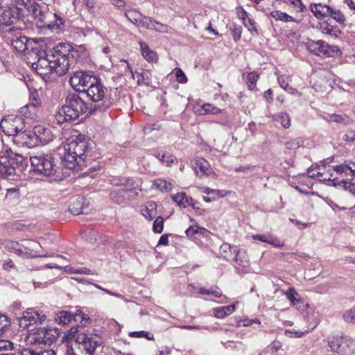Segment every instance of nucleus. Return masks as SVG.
I'll return each instance as SVG.
<instances>
[{"label":"nucleus","instance_id":"obj_1","mask_svg":"<svg viewBox=\"0 0 355 355\" xmlns=\"http://www.w3.org/2000/svg\"><path fill=\"white\" fill-rule=\"evenodd\" d=\"M83 55H85V51L76 49L67 43L58 44L50 53L36 46L33 49L31 55L33 60L32 68L44 79L53 73L62 76Z\"/></svg>","mask_w":355,"mask_h":355},{"label":"nucleus","instance_id":"obj_2","mask_svg":"<svg viewBox=\"0 0 355 355\" xmlns=\"http://www.w3.org/2000/svg\"><path fill=\"white\" fill-rule=\"evenodd\" d=\"M15 9L22 19L32 17L35 20L40 33L44 34L59 33L64 30V21L57 13L49 10L47 6L37 3L35 0H12ZM28 21V19H27Z\"/></svg>","mask_w":355,"mask_h":355},{"label":"nucleus","instance_id":"obj_3","mask_svg":"<svg viewBox=\"0 0 355 355\" xmlns=\"http://www.w3.org/2000/svg\"><path fill=\"white\" fill-rule=\"evenodd\" d=\"M94 146V141L83 135L70 137L64 146V153L61 157V164L70 170L82 166L89 157L92 159Z\"/></svg>","mask_w":355,"mask_h":355},{"label":"nucleus","instance_id":"obj_4","mask_svg":"<svg viewBox=\"0 0 355 355\" xmlns=\"http://www.w3.org/2000/svg\"><path fill=\"white\" fill-rule=\"evenodd\" d=\"M62 340L67 343L65 355H93L101 344L100 338L85 333L79 327L69 329Z\"/></svg>","mask_w":355,"mask_h":355},{"label":"nucleus","instance_id":"obj_5","mask_svg":"<svg viewBox=\"0 0 355 355\" xmlns=\"http://www.w3.org/2000/svg\"><path fill=\"white\" fill-rule=\"evenodd\" d=\"M106 92L107 88L101 83V80L97 78L96 83H92L84 92L90 100L97 103L95 105L94 109L99 112L106 111L118 99L119 95L117 94L116 88L114 91L111 90L110 93L107 96L105 95Z\"/></svg>","mask_w":355,"mask_h":355},{"label":"nucleus","instance_id":"obj_6","mask_svg":"<svg viewBox=\"0 0 355 355\" xmlns=\"http://www.w3.org/2000/svg\"><path fill=\"white\" fill-rule=\"evenodd\" d=\"M87 110L85 102L78 94H69L65 98L64 104L55 115V119L59 124L71 122L78 119Z\"/></svg>","mask_w":355,"mask_h":355},{"label":"nucleus","instance_id":"obj_7","mask_svg":"<svg viewBox=\"0 0 355 355\" xmlns=\"http://www.w3.org/2000/svg\"><path fill=\"white\" fill-rule=\"evenodd\" d=\"M26 125V119L20 116H7L0 123V128L6 135L20 137L24 139L29 137Z\"/></svg>","mask_w":355,"mask_h":355},{"label":"nucleus","instance_id":"obj_8","mask_svg":"<svg viewBox=\"0 0 355 355\" xmlns=\"http://www.w3.org/2000/svg\"><path fill=\"white\" fill-rule=\"evenodd\" d=\"M33 171L44 176L53 175L58 169L55 158L51 154L38 153L30 157Z\"/></svg>","mask_w":355,"mask_h":355},{"label":"nucleus","instance_id":"obj_9","mask_svg":"<svg viewBox=\"0 0 355 355\" xmlns=\"http://www.w3.org/2000/svg\"><path fill=\"white\" fill-rule=\"evenodd\" d=\"M327 342L331 350L339 355H352L354 352L355 341L348 336L332 335L327 338Z\"/></svg>","mask_w":355,"mask_h":355},{"label":"nucleus","instance_id":"obj_10","mask_svg":"<svg viewBox=\"0 0 355 355\" xmlns=\"http://www.w3.org/2000/svg\"><path fill=\"white\" fill-rule=\"evenodd\" d=\"M60 331L58 328H40L29 336L31 343L51 345L59 338Z\"/></svg>","mask_w":355,"mask_h":355},{"label":"nucleus","instance_id":"obj_11","mask_svg":"<svg viewBox=\"0 0 355 355\" xmlns=\"http://www.w3.org/2000/svg\"><path fill=\"white\" fill-rule=\"evenodd\" d=\"M22 21V19L17 13V10L14 7L0 6V27L1 28H9L8 31L12 32L19 28L18 23Z\"/></svg>","mask_w":355,"mask_h":355},{"label":"nucleus","instance_id":"obj_12","mask_svg":"<svg viewBox=\"0 0 355 355\" xmlns=\"http://www.w3.org/2000/svg\"><path fill=\"white\" fill-rule=\"evenodd\" d=\"M40 247L39 243L35 242H30L27 245L21 246L18 242L9 241L6 242L5 248L12 251L19 256L24 258L43 257H47L46 254H41L37 250V247Z\"/></svg>","mask_w":355,"mask_h":355},{"label":"nucleus","instance_id":"obj_13","mask_svg":"<svg viewBox=\"0 0 355 355\" xmlns=\"http://www.w3.org/2000/svg\"><path fill=\"white\" fill-rule=\"evenodd\" d=\"M69 83L76 91L84 92L89 85L96 83V77L92 71L79 70L73 73Z\"/></svg>","mask_w":355,"mask_h":355},{"label":"nucleus","instance_id":"obj_14","mask_svg":"<svg viewBox=\"0 0 355 355\" xmlns=\"http://www.w3.org/2000/svg\"><path fill=\"white\" fill-rule=\"evenodd\" d=\"M137 193L135 189H120L112 191L110 194L111 200L118 205H121L126 202L127 200L134 198Z\"/></svg>","mask_w":355,"mask_h":355},{"label":"nucleus","instance_id":"obj_15","mask_svg":"<svg viewBox=\"0 0 355 355\" xmlns=\"http://www.w3.org/2000/svg\"><path fill=\"white\" fill-rule=\"evenodd\" d=\"M40 105V100L35 99V102H31L28 104L20 108V116H24L26 119H36L37 118V113Z\"/></svg>","mask_w":355,"mask_h":355},{"label":"nucleus","instance_id":"obj_16","mask_svg":"<svg viewBox=\"0 0 355 355\" xmlns=\"http://www.w3.org/2000/svg\"><path fill=\"white\" fill-rule=\"evenodd\" d=\"M15 174L12 162L9 160V154L7 150L0 153V175H11Z\"/></svg>","mask_w":355,"mask_h":355},{"label":"nucleus","instance_id":"obj_17","mask_svg":"<svg viewBox=\"0 0 355 355\" xmlns=\"http://www.w3.org/2000/svg\"><path fill=\"white\" fill-rule=\"evenodd\" d=\"M7 153L9 154V160L12 162L15 171L16 169L21 171L26 166L27 159L22 155L14 153L11 149H8Z\"/></svg>","mask_w":355,"mask_h":355},{"label":"nucleus","instance_id":"obj_18","mask_svg":"<svg viewBox=\"0 0 355 355\" xmlns=\"http://www.w3.org/2000/svg\"><path fill=\"white\" fill-rule=\"evenodd\" d=\"M310 10L318 19H323L329 15L331 6L322 3H311L309 6Z\"/></svg>","mask_w":355,"mask_h":355},{"label":"nucleus","instance_id":"obj_19","mask_svg":"<svg viewBox=\"0 0 355 355\" xmlns=\"http://www.w3.org/2000/svg\"><path fill=\"white\" fill-rule=\"evenodd\" d=\"M318 46L319 51L318 56L333 57L340 53V51L338 46L329 45L322 40H320Z\"/></svg>","mask_w":355,"mask_h":355},{"label":"nucleus","instance_id":"obj_20","mask_svg":"<svg viewBox=\"0 0 355 355\" xmlns=\"http://www.w3.org/2000/svg\"><path fill=\"white\" fill-rule=\"evenodd\" d=\"M34 132L38 140L43 144L49 143L53 139V135L49 128L37 126L35 128Z\"/></svg>","mask_w":355,"mask_h":355},{"label":"nucleus","instance_id":"obj_21","mask_svg":"<svg viewBox=\"0 0 355 355\" xmlns=\"http://www.w3.org/2000/svg\"><path fill=\"white\" fill-rule=\"evenodd\" d=\"M35 311H24L22 315L19 318V324L23 329L28 326L36 324Z\"/></svg>","mask_w":355,"mask_h":355},{"label":"nucleus","instance_id":"obj_22","mask_svg":"<svg viewBox=\"0 0 355 355\" xmlns=\"http://www.w3.org/2000/svg\"><path fill=\"white\" fill-rule=\"evenodd\" d=\"M236 246L230 245L228 243H223L219 248L220 255L226 260H232L234 254L237 252Z\"/></svg>","mask_w":355,"mask_h":355},{"label":"nucleus","instance_id":"obj_23","mask_svg":"<svg viewBox=\"0 0 355 355\" xmlns=\"http://www.w3.org/2000/svg\"><path fill=\"white\" fill-rule=\"evenodd\" d=\"M329 12V15H328L327 17H330L339 25L342 26H345L346 17L340 9L331 6V10Z\"/></svg>","mask_w":355,"mask_h":355},{"label":"nucleus","instance_id":"obj_24","mask_svg":"<svg viewBox=\"0 0 355 355\" xmlns=\"http://www.w3.org/2000/svg\"><path fill=\"white\" fill-rule=\"evenodd\" d=\"M137 84L139 85H150L151 83V73L149 70L140 69V71H135Z\"/></svg>","mask_w":355,"mask_h":355},{"label":"nucleus","instance_id":"obj_25","mask_svg":"<svg viewBox=\"0 0 355 355\" xmlns=\"http://www.w3.org/2000/svg\"><path fill=\"white\" fill-rule=\"evenodd\" d=\"M320 30L323 34L332 37H338L341 34V31L338 26H332L326 21L320 24Z\"/></svg>","mask_w":355,"mask_h":355},{"label":"nucleus","instance_id":"obj_26","mask_svg":"<svg viewBox=\"0 0 355 355\" xmlns=\"http://www.w3.org/2000/svg\"><path fill=\"white\" fill-rule=\"evenodd\" d=\"M192 166L196 173H198V171H200L202 173L207 174L208 171L209 170V164L208 162L202 158H196L193 159L192 161Z\"/></svg>","mask_w":355,"mask_h":355},{"label":"nucleus","instance_id":"obj_27","mask_svg":"<svg viewBox=\"0 0 355 355\" xmlns=\"http://www.w3.org/2000/svg\"><path fill=\"white\" fill-rule=\"evenodd\" d=\"M270 15L276 21H280L283 22H298L294 17L288 15L286 12H283L280 10H273L270 12Z\"/></svg>","mask_w":355,"mask_h":355},{"label":"nucleus","instance_id":"obj_28","mask_svg":"<svg viewBox=\"0 0 355 355\" xmlns=\"http://www.w3.org/2000/svg\"><path fill=\"white\" fill-rule=\"evenodd\" d=\"M83 198H73L69 206V210L73 215H78L82 213Z\"/></svg>","mask_w":355,"mask_h":355},{"label":"nucleus","instance_id":"obj_29","mask_svg":"<svg viewBox=\"0 0 355 355\" xmlns=\"http://www.w3.org/2000/svg\"><path fill=\"white\" fill-rule=\"evenodd\" d=\"M235 311V305H228L214 309V316L218 318H224Z\"/></svg>","mask_w":355,"mask_h":355},{"label":"nucleus","instance_id":"obj_30","mask_svg":"<svg viewBox=\"0 0 355 355\" xmlns=\"http://www.w3.org/2000/svg\"><path fill=\"white\" fill-rule=\"evenodd\" d=\"M28 39L25 36L16 37L11 40L12 46L17 51L22 52L26 49Z\"/></svg>","mask_w":355,"mask_h":355},{"label":"nucleus","instance_id":"obj_31","mask_svg":"<svg viewBox=\"0 0 355 355\" xmlns=\"http://www.w3.org/2000/svg\"><path fill=\"white\" fill-rule=\"evenodd\" d=\"M172 199L180 207H187L191 205L193 200H189L185 193L181 192L171 196Z\"/></svg>","mask_w":355,"mask_h":355},{"label":"nucleus","instance_id":"obj_32","mask_svg":"<svg viewBox=\"0 0 355 355\" xmlns=\"http://www.w3.org/2000/svg\"><path fill=\"white\" fill-rule=\"evenodd\" d=\"M19 355H56V354L52 349L37 351L30 348H24L19 353Z\"/></svg>","mask_w":355,"mask_h":355},{"label":"nucleus","instance_id":"obj_33","mask_svg":"<svg viewBox=\"0 0 355 355\" xmlns=\"http://www.w3.org/2000/svg\"><path fill=\"white\" fill-rule=\"evenodd\" d=\"M142 55L148 62H154L157 59V53L150 49L145 43H141Z\"/></svg>","mask_w":355,"mask_h":355},{"label":"nucleus","instance_id":"obj_34","mask_svg":"<svg viewBox=\"0 0 355 355\" xmlns=\"http://www.w3.org/2000/svg\"><path fill=\"white\" fill-rule=\"evenodd\" d=\"M127 19L133 24L137 26L141 19H142L143 15L136 10H128L125 12Z\"/></svg>","mask_w":355,"mask_h":355},{"label":"nucleus","instance_id":"obj_35","mask_svg":"<svg viewBox=\"0 0 355 355\" xmlns=\"http://www.w3.org/2000/svg\"><path fill=\"white\" fill-rule=\"evenodd\" d=\"M272 119L279 122L284 128H288L291 126V119L288 114L286 112H280L272 116Z\"/></svg>","mask_w":355,"mask_h":355},{"label":"nucleus","instance_id":"obj_36","mask_svg":"<svg viewBox=\"0 0 355 355\" xmlns=\"http://www.w3.org/2000/svg\"><path fill=\"white\" fill-rule=\"evenodd\" d=\"M286 297L293 306H297L302 302L299 294L293 288H290L286 293Z\"/></svg>","mask_w":355,"mask_h":355},{"label":"nucleus","instance_id":"obj_37","mask_svg":"<svg viewBox=\"0 0 355 355\" xmlns=\"http://www.w3.org/2000/svg\"><path fill=\"white\" fill-rule=\"evenodd\" d=\"M232 261L236 262L238 265L246 267L248 266V259L245 255V253L240 252L237 250V252L235 253L232 259Z\"/></svg>","mask_w":355,"mask_h":355},{"label":"nucleus","instance_id":"obj_38","mask_svg":"<svg viewBox=\"0 0 355 355\" xmlns=\"http://www.w3.org/2000/svg\"><path fill=\"white\" fill-rule=\"evenodd\" d=\"M73 318V315L69 311H62L59 312L55 318V320L62 324H68Z\"/></svg>","mask_w":355,"mask_h":355},{"label":"nucleus","instance_id":"obj_39","mask_svg":"<svg viewBox=\"0 0 355 355\" xmlns=\"http://www.w3.org/2000/svg\"><path fill=\"white\" fill-rule=\"evenodd\" d=\"M330 120L333 122H336L338 123H341L344 125H348L351 123L350 118L344 114H334L330 116Z\"/></svg>","mask_w":355,"mask_h":355},{"label":"nucleus","instance_id":"obj_40","mask_svg":"<svg viewBox=\"0 0 355 355\" xmlns=\"http://www.w3.org/2000/svg\"><path fill=\"white\" fill-rule=\"evenodd\" d=\"M304 139L301 137L291 139L285 143V146L288 150H295L303 146Z\"/></svg>","mask_w":355,"mask_h":355},{"label":"nucleus","instance_id":"obj_41","mask_svg":"<svg viewBox=\"0 0 355 355\" xmlns=\"http://www.w3.org/2000/svg\"><path fill=\"white\" fill-rule=\"evenodd\" d=\"M73 319L76 322H79L82 327H86L90 323V318L81 311L74 315Z\"/></svg>","mask_w":355,"mask_h":355},{"label":"nucleus","instance_id":"obj_42","mask_svg":"<svg viewBox=\"0 0 355 355\" xmlns=\"http://www.w3.org/2000/svg\"><path fill=\"white\" fill-rule=\"evenodd\" d=\"M259 75L255 72L249 73L246 76V82L249 89L252 90L256 86Z\"/></svg>","mask_w":355,"mask_h":355},{"label":"nucleus","instance_id":"obj_43","mask_svg":"<svg viewBox=\"0 0 355 355\" xmlns=\"http://www.w3.org/2000/svg\"><path fill=\"white\" fill-rule=\"evenodd\" d=\"M319 42H320V40L315 41V40H308L307 42L305 43V45H306L307 50L310 53H311L315 55H318V53L319 51V50H318Z\"/></svg>","mask_w":355,"mask_h":355},{"label":"nucleus","instance_id":"obj_44","mask_svg":"<svg viewBox=\"0 0 355 355\" xmlns=\"http://www.w3.org/2000/svg\"><path fill=\"white\" fill-rule=\"evenodd\" d=\"M154 19L147 16H142V19L139 21L137 26L145 28L146 29L153 30Z\"/></svg>","mask_w":355,"mask_h":355},{"label":"nucleus","instance_id":"obj_45","mask_svg":"<svg viewBox=\"0 0 355 355\" xmlns=\"http://www.w3.org/2000/svg\"><path fill=\"white\" fill-rule=\"evenodd\" d=\"M155 184L162 191L168 192L171 189V184L164 180H157Z\"/></svg>","mask_w":355,"mask_h":355},{"label":"nucleus","instance_id":"obj_46","mask_svg":"<svg viewBox=\"0 0 355 355\" xmlns=\"http://www.w3.org/2000/svg\"><path fill=\"white\" fill-rule=\"evenodd\" d=\"M130 336L134 338H146L148 340H154V336L146 331H132L130 334Z\"/></svg>","mask_w":355,"mask_h":355},{"label":"nucleus","instance_id":"obj_47","mask_svg":"<svg viewBox=\"0 0 355 355\" xmlns=\"http://www.w3.org/2000/svg\"><path fill=\"white\" fill-rule=\"evenodd\" d=\"M204 114H216L221 112V110L209 103H205L202 106Z\"/></svg>","mask_w":355,"mask_h":355},{"label":"nucleus","instance_id":"obj_48","mask_svg":"<svg viewBox=\"0 0 355 355\" xmlns=\"http://www.w3.org/2000/svg\"><path fill=\"white\" fill-rule=\"evenodd\" d=\"M10 325V321L6 315L0 314V334H3Z\"/></svg>","mask_w":355,"mask_h":355},{"label":"nucleus","instance_id":"obj_49","mask_svg":"<svg viewBox=\"0 0 355 355\" xmlns=\"http://www.w3.org/2000/svg\"><path fill=\"white\" fill-rule=\"evenodd\" d=\"M164 218L158 216L153 223V230L156 233H161L164 228Z\"/></svg>","mask_w":355,"mask_h":355},{"label":"nucleus","instance_id":"obj_50","mask_svg":"<svg viewBox=\"0 0 355 355\" xmlns=\"http://www.w3.org/2000/svg\"><path fill=\"white\" fill-rule=\"evenodd\" d=\"M334 171L338 173H347L349 171L354 176H355V169H353L352 166L347 164L337 165L334 167Z\"/></svg>","mask_w":355,"mask_h":355},{"label":"nucleus","instance_id":"obj_51","mask_svg":"<svg viewBox=\"0 0 355 355\" xmlns=\"http://www.w3.org/2000/svg\"><path fill=\"white\" fill-rule=\"evenodd\" d=\"M153 23V30H154L157 32L163 33H168V28L167 25L162 24L155 19Z\"/></svg>","mask_w":355,"mask_h":355},{"label":"nucleus","instance_id":"obj_52","mask_svg":"<svg viewBox=\"0 0 355 355\" xmlns=\"http://www.w3.org/2000/svg\"><path fill=\"white\" fill-rule=\"evenodd\" d=\"M202 192L207 195L216 194L219 197H224L226 195V192L223 190L212 189L208 187L202 188Z\"/></svg>","mask_w":355,"mask_h":355},{"label":"nucleus","instance_id":"obj_53","mask_svg":"<svg viewBox=\"0 0 355 355\" xmlns=\"http://www.w3.org/2000/svg\"><path fill=\"white\" fill-rule=\"evenodd\" d=\"M343 318L347 322L355 323V309L346 311L343 313Z\"/></svg>","mask_w":355,"mask_h":355},{"label":"nucleus","instance_id":"obj_54","mask_svg":"<svg viewBox=\"0 0 355 355\" xmlns=\"http://www.w3.org/2000/svg\"><path fill=\"white\" fill-rule=\"evenodd\" d=\"M159 157L160 154L158 155L157 157L166 166H169L174 161V157L170 153H164L162 155L161 158Z\"/></svg>","mask_w":355,"mask_h":355},{"label":"nucleus","instance_id":"obj_55","mask_svg":"<svg viewBox=\"0 0 355 355\" xmlns=\"http://www.w3.org/2000/svg\"><path fill=\"white\" fill-rule=\"evenodd\" d=\"M161 125L157 123H148L144 127V132L146 135L151 133L153 130H159Z\"/></svg>","mask_w":355,"mask_h":355},{"label":"nucleus","instance_id":"obj_56","mask_svg":"<svg viewBox=\"0 0 355 355\" xmlns=\"http://www.w3.org/2000/svg\"><path fill=\"white\" fill-rule=\"evenodd\" d=\"M252 239L267 243L272 242V236L266 234H254L252 236Z\"/></svg>","mask_w":355,"mask_h":355},{"label":"nucleus","instance_id":"obj_57","mask_svg":"<svg viewBox=\"0 0 355 355\" xmlns=\"http://www.w3.org/2000/svg\"><path fill=\"white\" fill-rule=\"evenodd\" d=\"M177 81L180 83H186L187 82V78L181 69H177L176 72Z\"/></svg>","mask_w":355,"mask_h":355},{"label":"nucleus","instance_id":"obj_58","mask_svg":"<svg viewBox=\"0 0 355 355\" xmlns=\"http://www.w3.org/2000/svg\"><path fill=\"white\" fill-rule=\"evenodd\" d=\"M290 78L285 75H281L278 77V83L282 89H286L289 85Z\"/></svg>","mask_w":355,"mask_h":355},{"label":"nucleus","instance_id":"obj_59","mask_svg":"<svg viewBox=\"0 0 355 355\" xmlns=\"http://www.w3.org/2000/svg\"><path fill=\"white\" fill-rule=\"evenodd\" d=\"M238 13L240 17L242 19L245 26L247 27L250 32H252V29L250 28L247 24V19L250 17L248 13L242 8H240V12Z\"/></svg>","mask_w":355,"mask_h":355},{"label":"nucleus","instance_id":"obj_60","mask_svg":"<svg viewBox=\"0 0 355 355\" xmlns=\"http://www.w3.org/2000/svg\"><path fill=\"white\" fill-rule=\"evenodd\" d=\"M112 181H114V180H113ZM112 184L116 186L124 185L126 187H132L134 184L133 180L130 179H122L119 180V182H112Z\"/></svg>","mask_w":355,"mask_h":355},{"label":"nucleus","instance_id":"obj_61","mask_svg":"<svg viewBox=\"0 0 355 355\" xmlns=\"http://www.w3.org/2000/svg\"><path fill=\"white\" fill-rule=\"evenodd\" d=\"M185 234L188 237H192L198 234V226H191L186 230Z\"/></svg>","mask_w":355,"mask_h":355},{"label":"nucleus","instance_id":"obj_62","mask_svg":"<svg viewBox=\"0 0 355 355\" xmlns=\"http://www.w3.org/2000/svg\"><path fill=\"white\" fill-rule=\"evenodd\" d=\"M142 215L148 220H152L153 218H155L157 215V210H153V211H150L148 210H142L141 211Z\"/></svg>","mask_w":355,"mask_h":355},{"label":"nucleus","instance_id":"obj_63","mask_svg":"<svg viewBox=\"0 0 355 355\" xmlns=\"http://www.w3.org/2000/svg\"><path fill=\"white\" fill-rule=\"evenodd\" d=\"M343 140L346 141H355V131L349 130L343 136Z\"/></svg>","mask_w":355,"mask_h":355},{"label":"nucleus","instance_id":"obj_64","mask_svg":"<svg viewBox=\"0 0 355 355\" xmlns=\"http://www.w3.org/2000/svg\"><path fill=\"white\" fill-rule=\"evenodd\" d=\"M264 98L266 101L269 103H271L273 101V92L271 89H268L264 93Z\"/></svg>","mask_w":355,"mask_h":355}]
</instances>
